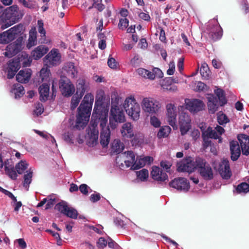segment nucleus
Returning <instances> with one entry per match:
<instances>
[{"label":"nucleus","instance_id":"1","mask_svg":"<svg viewBox=\"0 0 249 249\" xmlns=\"http://www.w3.org/2000/svg\"><path fill=\"white\" fill-rule=\"evenodd\" d=\"M93 101L94 96L91 93H87L85 95L78 108L76 128L83 129L87 125L91 114Z\"/></svg>","mask_w":249,"mask_h":249},{"label":"nucleus","instance_id":"2","mask_svg":"<svg viewBox=\"0 0 249 249\" xmlns=\"http://www.w3.org/2000/svg\"><path fill=\"white\" fill-rule=\"evenodd\" d=\"M3 18L5 23L1 25V29H5L18 22L24 15L23 12L19 10L16 5H13L7 8L3 14Z\"/></svg>","mask_w":249,"mask_h":249},{"label":"nucleus","instance_id":"3","mask_svg":"<svg viewBox=\"0 0 249 249\" xmlns=\"http://www.w3.org/2000/svg\"><path fill=\"white\" fill-rule=\"evenodd\" d=\"M124 107L126 113L134 121H137L139 119L141 108L134 97L126 98L124 101Z\"/></svg>","mask_w":249,"mask_h":249},{"label":"nucleus","instance_id":"4","mask_svg":"<svg viewBox=\"0 0 249 249\" xmlns=\"http://www.w3.org/2000/svg\"><path fill=\"white\" fill-rule=\"evenodd\" d=\"M196 170L204 180H211L213 179V171L206 160L200 157L196 158Z\"/></svg>","mask_w":249,"mask_h":249},{"label":"nucleus","instance_id":"5","mask_svg":"<svg viewBox=\"0 0 249 249\" xmlns=\"http://www.w3.org/2000/svg\"><path fill=\"white\" fill-rule=\"evenodd\" d=\"M141 106L143 110L150 114H154L158 112L161 107L159 101L150 97L144 98L142 102Z\"/></svg>","mask_w":249,"mask_h":249},{"label":"nucleus","instance_id":"6","mask_svg":"<svg viewBox=\"0 0 249 249\" xmlns=\"http://www.w3.org/2000/svg\"><path fill=\"white\" fill-rule=\"evenodd\" d=\"M185 109L183 106H179L178 107L179 111H181L179 114L178 122L182 135L186 134L191 127V119L188 114L184 112V110Z\"/></svg>","mask_w":249,"mask_h":249},{"label":"nucleus","instance_id":"7","mask_svg":"<svg viewBox=\"0 0 249 249\" xmlns=\"http://www.w3.org/2000/svg\"><path fill=\"white\" fill-rule=\"evenodd\" d=\"M59 87L62 94L66 97L71 96L75 90L74 85L65 76H61L59 81Z\"/></svg>","mask_w":249,"mask_h":249},{"label":"nucleus","instance_id":"8","mask_svg":"<svg viewBox=\"0 0 249 249\" xmlns=\"http://www.w3.org/2000/svg\"><path fill=\"white\" fill-rule=\"evenodd\" d=\"M119 100L118 96L114 98L111 96L110 117L117 119L121 123L125 121V116L122 108L119 107Z\"/></svg>","mask_w":249,"mask_h":249},{"label":"nucleus","instance_id":"9","mask_svg":"<svg viewBox=\"0 0 249 249\" xmlns=\"http://www.w3.org/2000/svg\"><path fill=\"white\" fill-rule=\"evenodd\" d=\"M196 167V160L193 161L191 157L183 159L177 163V170L179 172H186L190 173L194 172Z\"/></svg>","mask_w":249,"mask_h":249},{"label":"nucleus","instance_id":"10","mask_svg":"<svg viewBox=\"0 0 249 249\" xmlns=\"http://www.w3.org/2000/svg\"><path fill=\"white\" fill-rule=\"evenodd\" d=\"M22 40L23 37L19 36L14 43L8 45L4 53L5 56L11 58L18 53L21 49Z\"/></svg>","mask_w":249,"mask_h":249},{"label":"nucleus","instance_id":"11","mask_svg":"<svg viewBox=\"0 0 249 249\" xmlns=\"http://www.w3.org/2000/svg\"><path fill=\"white\" fill-rule=\"evenodd\" d=\"M169 185L170 187L175 188L178 191L187 192L190 188V183L184 178H177L171 180Z\"/></svg>","mask_w":249,"mask_h":249},{"label":"nucleus","instance_id":"12","mask_svg":"<svg viewBox=\"0 0 249 249\" xmlns=\"http://www.w3.org/2000/svg\"><path fill=\"white\" fill-rule=\"evenodd\" d=\"M222 29L220 25L209 24L206 28V33L209 38L213 41L219 39L222 36Z\"/></svg>","mask_w":249,"mask_h":249},{"label":"nucleus","instance_id":"13","mask_svg":"<svg viewBox=\"0 0 249 249\" xmlns=\"http://www.w3.org/2000/svg\"><path fill=\"white\" fill-rule=\"evenodd\" d=\"M166 109L167 120L168 124L173 127L174 129H177L178 125L177 124L176 107L172 104H168L166 106Z\"/></svg>","mask_w":249,"mask_h":249},{"label":"nucleus","instance_id":"14","mask_svg":"<svg viewBox=\"0 0 249 249\" xmlns=\"http://www.w3.org/2000/svg\"><path fill=\"white\" fill-rule=\"evenodd\" d=\"M185 103L186 109L194 113L202 110L204 107L203 102L197 99L185 100Z\"/></svg>","mask_w":249,"mask_h":249},{"label":"nucleus","instance_id":"15","mask_svg":"<svg viewBox=\"0 0 249 249\" xmlns=\"http://www.w3.org/2000/svg\"><path fill=\"white\" fill-rule=\"evenodd\" d=\"M90 89L89 83L84 77L79 78L76 83V94L83 97L85 93Z\"/></svg>","mask_w":249,"mask_h":249},{"label":"nucleus","instance_id":"16","mask_svg":"<svg viewBox=\"0 0 249 249\" xmlns=\"http://www.w3.org/2000/svg\"><path fill=\"white\" fill-rule=\"evenodd\" d=\"M122 136L126 138H132L134 137L132 142L133 143L137 144L140 142L136 135H134L133 125L130 123H126L124 124L121 130Z\"/></svg>","mask_w":249,"mask_h":249},{"label":"nucleus","instance_id":"17","mask_svg":"<svg viewBox=\"0 0 249 249\" xmlns=\"http://www.w3.org/2000/svg\"><path fill=\"white\" fill-rule=\"evenodd\" d=\"M20 67V60L18 59H13L9 61L8 63L7 74L8 79H12L15 75L16 72Z\"/></svg>","mask_w":249,"mask_h":249},{"label":"nucleus","instance_id":"18","mask_svg":"<svg viewBox=\"0 0 249 249\" xmlns=\"http://www.w3.org/2000/svg\"><path fill=\"white\" fill-rule=\"evenodd\" d=\"M218 172L221 177L225 179H229L231 176L229 160L223 159L219 164Z\"/></svg>","mask_w":249,"mask_h":249},{"label":"nucleus","instance_id":"19","mask_svg":"<svg viewBox=\"0 0 249 249\" xmlns=\"http://www.w3.org/2000/svg\"><path fill=\"white\" fill-rule=\"evenodd\" d=\"M151 176L153 179L160 182L168 180V178L166 173L163 172L161 168L156 166L152 167Z\"/></svg>","mask_w":249,"mask_h":249},{"label":"nucleus","instance_id":"20","mask_svg":"<svg viewBox=\"0 0 249 249\" xmlns=\"http://www.w3.org/2000/svg\"><path fill=\"white\" fill-rule=\"evenodd\" d=\"M61 56L56 49H53L45 56V61L50 66H55L58 65L60 60Z\"/></svg>","mask_w":249,"mask_h":249},{"label":"nucleus","instance_id":"21","mask_svg":"<svg viewBox=\"0 0 249 249\" xmlns=\"http://www.w3.org/2000/svg\"><path fill=\"white\" fill-rule=\"evenodd\" d=\"M238 140L240 143L242 154L248 156L249 155V136L240 134L237 136Z\"/></svg>","mask_w":249,"mask_h":249},{"label":"nucleus","instance_id":"22","mask_svg":"<svg viewBox=\"0 0 249 249\" xmlns=\"http://www.w3.org/2000/svg\"><path fill=\"white\" fill-rule=\"evenodd\" d=\"M231 158L232 161L238 160L241 155V149L238 142L236 141L230 142Z\"/></svg>","mask_w":249,"mask_h":249},{"label":"nucleus","instance_id":"23","mask_svg":"<svg viewBox=\"0 0 249 249\" xmlns=\"http://www.w3.org/2000/svg\"><path fill=\"white\" fill-rule=\"evenodd\" d=\"M31 75V69L20 70L16 75V79L19 83H27L29 81Z\"/></svg>","mask_w":249,"mask_h":249},{"label":"nucleus","instance_id":"24","mask_svg":"<svg viewBox=\"0 0 249 249\" xmlns=\"http://www.w3.org/2000/svg\"><path fill=\"white\" fill-rule=\"evenodd\" d=\"M209 112L214 113L218 108V99L213 94H209L207 97Z\"/></svg>","mask_w":249,"mask_h":249},{"label":"nucleus","instance_id":"25","mask_svg":"<svg viewBox=\"0 0 249 249\" xmlns=\"http://www.w3.org/2000/svg\"><path fill=\"white\" fill-rule=\"evenodd\" d=\"M126 154V157L128 160H124V163L127 167L132 166L134 169H138L143 166V165H139L136 164L135 161V155L134 153L131 151H128L127 153L125 152Z\"/></svg>","mask_w":249,"mask_h":249},{"label":"nucleus","instance_id":"26","mask_svg":"<svg viewBox=\"0 0 249 249\" xmlns=\"http://www.w3.org/2000/svg\"><path fill=\"white\" fill-rule=\"evenodd\" d=\"M49 49L47 47L39 45L36 47L31 53V56L35 60H38L45 54Z\"/></svg>","mask_w":249,"mask_h":249},{"label":"nucleus","instance_id":"27","mask_svg":"<svg viewBox=\"0 0 249 249\" xmlns=\"http://www.w3.org/2000/svg\"><path fill=\"white\" fill-rule=\"evenodd\" d=\"M108 109L103 110L102 112H100L99 114H97L93 118H97L99 123H100V126L101 128V130L106 128H109L108 126H107V122Z\"/></svg>","mask_w":249,"mask_h":249},{"label":"nucleus","instance_id":"28","mask_svg":"<svg viewBox=\"0 0 249 249\" xmlns=\"http://www.w3.org/2000/svg\"><path fill=\"white\" fill-rule=\"evenodd\" d=\"M50 91V86L46 83L42 84L39 88V93L40 94V100L45 102L47 100L49 97Z\"/></svg>","mask_w":249,"mask_h":249},{"label":"nucleus","instance_id":"29","mask_svg":"<svg viewBox=\"0 0 249 249\" xmlns=\"http://www.w3.org/2000/svg\"><path fill=\"white\" fill-rule=\"evenodd\" d=\"M110 138L109 128H106L101 131L100 143L103 147L107 146Z\"/></svg>","mask_w":249,"mask_h":249},{"label":"nucleus","instance_id":"30","mask_svg":"<svg viewBox=\"0 0 249 249\" xmlns=\"http://www.w3.org/2000/svg\"><path fill=\"white\" fill-rule=\"evenodd\" d=\"M105 109H108L105 108V107L103 106L102 99L100 98H96L94 107L92 114V119L96 116L97 114H99L100 112H102L103 110Z\"/></svg>","mask_w":249,"mask_h":249},{"label":"nucleus","instance_id":"31","mask_svg":"<svg viewBox=\"0 0 249 249\" xmlns=\"http://www.w3.org/2000/svg\"><path fill=\"white\" fill-rule=\"evenodd\" d=\"M63 69L67 72L68 76L71 78H74L77 75L78 71L72 62L67 63Z\"/></svg>","mask_w":249,"mask_h":249},{"label":"nucleus","instance_id":"32","mask_svg":"<svg viewBox=\"0 0 249 249\" xmlns=\"http://www.w3.org/2000/svg\"><path fill=\"white\" fill-rule=\"evenodd\" d=\"M37 33L36 29H32L29 32V36L27 44V47L28 49L37 44L36 39Z\"/></svg>","mask_w":249,"mask_h":249},{"label":"nucleus","instance_id":"33","mask_svg":"<svg viewBox=\"0 0 249 249\" xmlns=\"http://www.w3.org/2000/svg\"><path fill=\"white\" fill-rule=\"evenodd\" d=\"M23 31V26L21 24L15 25L8 29V31L12 34L14 40L18 36H21Z\"/></svg>","mask_w":249,"mask_h":249},{"label":"nucleus","instance_id":"34","mask_svg":"<svg viewBox=\"0 0 249 249\" xmlns=\"http://www.w3.org/2000/svg\"><path fill=\"white\" fill-rule=\"evenodd\" d=\"M124 144L120 140H114L112 143L111 149L114 153H120L124 149Z\"/></svg>","mask_w":249,"mask_h":249},{"label":"nucleus","instance_id":"35","mask_svg":"<svg viewBox=\"0 0 249 249\" xmlns=\"http://www.w3.org/2000/svg\"><path fill=\"white\" fill-rule=\"evenodd\" d=\"M13 40L12 35L8 30L0 34V44H7Z\"/></svg>","mask_w":249,"mask_h":249},{"label":"nucleus","instance_id":"36","mask_svg":"<svg viewBox=\"0 0 249 249\" xmlns=\"http://www.w3.org/2000/svg\"><path fill=\"white\" fill-rule=\"evenodd\" d=\"M214 93L217 96V99L219 101V104L220 106H223L225 105L227 101L225 98L224 91L221 89H218L215 90Z\"/></svg>","mask_w":249,"mask_h":249},{"label":"nucleus","instance_id":"37","mask_svg":"<svg viewBox=\"0 0 249 249\" xmlns=\"http://www.w3.org/2000/svg\"><path fill=\"white\" fill-rule=\"evenodd\" d=\"M33 171L30 169L26 172L24 175V181L23 182V186L27 190H28L29 185L32 182L33 177Z\"/></svg>","mask_w":249,"mask_h":249},{"label":"nucleus","instance_id":"38","mask_svg":"<svg viewBox=\"0 0 249 249\" xmlns=\"http://www.w3.org/2000/svg\"><path fill=\"white\" fill-rule=\"evenodd\" d=\"M20 60V62H22V64L24 67L29 66L32 61V58L28 56V54L26 53H22L21 56L18 58Z\"/></svg>","mask_w":249,"mask_h":249},{"label":"nucleus","instance_id":"39","mask_svg":"<svg viewBox=\"0 0 249 249\" xmlns=\"http://www.w3.org/2000/svg\"><path fill=\"white\" fill-rule=\"evenodd\" d=\"M202 133H205V135L209 138L214 139L215 140L219 139V142H221V139H220V137L218 135L216 131L215 130H213L212 128L211 127H209L207 130L203 132Z\"/></svg>","mask_w":249,"mask_h":249},{"label":"nucleus","instance_id":"40","mask_svg":"<svg viewBox=\"0 0 249 249\" xmlns=\"http://www.w3.org/2000/svg\"><path fill=\"white\" fill-rule=\"evenodd\" d=\"M249 182V178L248 179ZM236 191L237 193L240 194L242 193H247L249 192V184L246 182H242L238 185L236 188Z\"/></svg>","mask_w":249,"mask_h":249},{"label":"nucleus","instance_id":"41","mask_svg":"<svg viewBox=\"0 0 249 249\" xmlns=\"http://www.w3.org/2000/svg\"><path fill=\"white\" fill-rule=\"evenodd\" d=\"M5 172L7 175L12 179H16L17 174L13 166L5 165Z\"/></svg>","mask_w":249,"mask_h":249},{"label":"nucleus","instance_id":"42","mask_svg":"<svg viewBox=\"0 0 249 249\" xmlns=\"http://www.w3.org/2000/svg\"><path fill=\"white\" fill-rule=\"evenodd\" d=\"M50 71L47 68H43L40 71V77L42 81H49L50 78Z\"/></svg>","mask_w":249,"mask_h":249},{"label":"nucleus","instance_id":"43","mask_svg":"<svg viewBox=\"0 0 249 249\" xmlns=\"http://www.w3.org/2000/svg\"><path fill=\"white\" fill-rule=\"evenodd\" d=\"M28 165V164L26 161L21 160L16 164L15 168L18 174H21L27 169Z\"/></svg>","mask_w":249,"mask_h":249},{"label":"nucleus","instance_id":"44","mask_svg":"<svg viewBox=\"0 0 249 249\" xmlns=\"http://www.w3.org/2000/svg\"><path fill=\"white\" fill-rule=\"evenodd\" d=\"M163 76V73L159 68H154L151 71L150 79L154 80L156 78H162Z\"/></svg>","mask_w":249,"mask_h":249},{"label":"nucleus","instance_id":"45","mask_svg":"<svg viewBox=\"0 0 249 249\" xmlns=\"http://www.w3.org/2000/svg\"><path fill=\"white\" fill-rule=\"evenodd\" d=\"M69 208L67 203L65 201H62L57 203L55 206V209L57 210L61 213L65 214L66 212Z\"/></svg>","mask_w":249,"mask_h":249},{"label":"nucleus","instance_id":"46","mask_svg":"<svg viewBox=\"0 0 249 249\" xmlns=\"http://www.w3.org/2000/svg\"><path fill=\"white\" fill-rule=\"evenodd\" d=\"M171 131V129L169 126H162L158 132V136L159 138L166 137L168 136Z\"/></svg>","mask_w":249,"mask_h":249},{"label":"nucleus","instance_id":"47","mask_svg":"<svg viewBox=\"0 0 249 249\" xmlns=\"http://www.w3.org/2000/svg\"><path fill=\"white\" fill-rule=\"evenodd\" d=\"M164 81L168 83H169L170 85L165 86L164 84L161 85V87L163 88V89L170 90L172 91H175L177 90V88L175 86H171V84L172 82H176V81H174V79L172 77H169L168 78H166L164 80Z\"/></svg>","mask_w":249,"mask_h":249},{"label":"nucleus","instance_id":"48","mask_svg":"<svg viewBox=\"0 0 249 249\" xmlns=\"http://www.w3.org/2000/svg\"><path fill=\"white\" fill-rule=\"evenodd\" d=\"M82 98V97L76 93L72 96L71 103V110H74L77 107Z\"/></svg>","mask_w":249,"mask_h":249},{"label":"nucleus","instance_id":"49","mask_svg":"<svg viewBox=\"0 0 249 249\" xmlns=\"http://www.w3.org/2000/svg\"><path fill=\"white\" fill-rule=\"evenodd\" d=\"M74 134L72 130L68 131L65 132L63 135V138L64 140L68 143H74Z\"/></svg>","mask_w":249,"mask_h":249},{"label":"nucleus","instance_id":"50","mask_svg":"<svg viewBox=\"0 0 249 249\" xmlns=\"http://www.w3.org/2000/svg\"><path fill=\"white\" fill-rule=\"evenodd\" d=\"M209 69L206 63L202 64L200 69V73L201 76L205 79H208L209 76Z\"/></svg>","mask_w":249,"mask_h":249},{"label":"nucleus","instance_id":"51","mask_svg":"<svg viewBox=\"0 0 249 249\" xmlns=\"http://www.w3.org/2000/svg\"><path fill=\"white\" fill-rule=\"evenodd\" d=\"M217 122L220 125H223L229 122L227 116L221 111L219 112L217 114Z\"/></svg>","mask_w":249,"mask_h":249},{"label":"nucleus","instance_id":"52","mask_svg":"<svg viewBox=\"0 0 249 249\" xmlns=\"http://www.w3.org/2000/svg\"><path fill=\"white\" fill-rule=\"evenodd\" d=\"M14 90H15V94L16 98L20 97L25 93L23 87L19 84L15 85Z\"/></svg>","mask_w":249,"mask_h":249},{"label":"nucleus","instance_id":"53","mask_svg":"<svg viewBox=\"0 0 249 249\" xmlns=\"http://www.w3.org/2000/svg\"><path fill=\"white\" fill-rule=\"evenodd\" d=\"M65 215L71 218L76 219L78 216V213L75 209L69 207Z\"/></svg>","mask_w":249,"mask_h":249},{"label":"nucleus","instance_id":"54","mask_svg":"<svg viewBox=\"0 0 249 249\" xmlns=\"http://www.w3.org/2000/svg\"><path fill=\"white\" fill-rule=\"evenodd\" d=\"M90 132L88 134L90 135V139L93 141L96 142L98 138L99 131L97 128H89Z\"/></svg>","mask_w":249,"mask_h":249},{"label":"nucleus","instance_id":"55","mask_svg":"<svg viewBox=\"0 0 249 249\" xmlns=\"http://www.w3.org/2000/svg\"><path fill=\"white\" fill-rule=\"evenodd\" d=\"M138 177L142 180L144 181L148 177V171L146 169H142L137 172Z\"/></svg>","mask_w":249,"mask_h":249},{"label":"nucleus","instance_id":"56","mask_svg":"<svg viewBox=\"0 0 249 249\" xmlns=\"http://www.w3.org/2000/svg\"><path fill=\"white\" fill-rule=\"evenodd\" d=\"M138 73L142 77L150 79L151 71L143 68H139L137 70Z\"/></svg>","mask_w":249,"mask_h":249},{"label":"nucleus","instance_id":"57","mask_svg":"<svg viewBox=\"0 0 249 249\" xmlns=\"http://www.w3.org/2000/svg\"><path fill=\"white\" fill-rule=\"evenodd\" d=\"M37 25H38V32L41 34V37H45L46 36V31L43 28L44 23L42 20H38L37 21Z\"/></svg>","mask_w":249,"mask_h":249},{"label":"nucleus","instance_id":"58","mask_svg":"<svg viewBox=\"0 0 249 249\" xmlns=\"http://www.w3.org/2000/svg\"><path fill=\"white\" fill-rule=\"evenodd\" d=\"M129 21L126 18H121L120 19L118 24V27L119 29L124 30L128 26Z\"/></svg>","mask_w":249,"mask_h":249},{"label":"nucleus","instance_id":"59","mask_svg":"<svg viewBox=\"0 0 249 249\" xmlns=\"http://www.w3.org/2000/svg\"><path fill=\"white\" fill-rule=\"evenodd\" d=\"M202 137L203 138V147L204 149L207 148L211 144V141H210L208 137L205 135V133H202Z\"/></svg>","mask_w":249,"mask_h":249},{"label":"nucleus","instance_id":"60","mask_svg":"<svg viewBox=\"0 0 249 249\" xmlns=\"http://www.w3.org/2000/svg\"><path fill=\"white\" fill-rule=\"evenodd\" d=\"M107 65L111 69H116L118 63L114 58L109 57L107 61Z\"/></svg>","mask_w":249,"mask_h":249},{"label":"nucleus","instance_id":"61","mask_svg":"<svg viewBox=\"0 0 249 249\" xmlns=\"http://www.w3.org/2000/svg\"><path fill=\"white\" fill-rule=\"evenodd\" d=\"M150 123L155 127H159L160 125V121L154 116L151 117Z\"/></svg>","mask_w":249,"mask_h":249},{"label":"nucleus","instance_id":"62","mask_svg":"<svg viewBox=\"0 0 249 249\" xmlns=\"http://www.w3.org/2000/svg\"><path fill=\"white\" fill-rule=\"evenodd\" d=\"M97 244L98 248L104 249L107 245V241L104 237H100L98 240Z\"/></svg>","mask_w":249,"mask_h":249},{"label":"nucleus","instance_id":"63","mask_svg":"<svg viewBox=\"0 0 249 249\" xmlns=\"http://www.w3.org/2000/svg\"><path fill=\"white\" fill-rule=\"evenodd\" d=\"M118 123H120V122L117 119L110 117L109 126L112 129H114L116 128Z\"/></svg>","mask_w":249,"mask_h":249},{"label":"nucleus","instance_id":"64","mask_svg":"<svg viewBox=\"0 0 249 249\" xmlns=\"http://www.w3.org/2000/svg\"><path fill=\"white\" fill-rule=\"evenodd\" d=\"M89 187L86 184H82L80 185L79 189L81 193L85 195L88 194V189Z\"/></svg>","mask_w":249,"mask_h":249}]
</instances>
